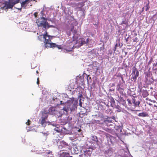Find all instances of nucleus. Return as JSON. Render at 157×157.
I'll return each mask as SVG.
<instances>
[{
    "label": "nucleus",
    "instance_id": "nucleus-1",
    "mask_svg": "<svg viewBox=\"0 0 157 157\" xmlns=\"http://www.w3.org/2000/svg\"><path fill=\"white\" fill-rule=\"evenodd\" d=\"M50 114L61 117L63 114L71 113L77 109L78 102L75 101H69L65 102L64 99L61 101L59 98L53 96L50 100Z\"/></svg>",
    "mask_w": 157,
    "mask_h": 157
},
{
    "label": "nucleus",
    "instance_id": "nucleus-2",
    "mask_svg": "<svg viewBox=\"0 0 157 157\" xmlns=\"http://www.w3.org/2000/svg\"><path fill=\"white\" fill-rule=\"evenodd\" d=\"M71 31L73 33L74 35L73 36V40L75 43L73 46L74 48H78L84 44L88 46V47H91L92 46L91 39L89 38H81L77 34V31L74 29L73 27L71 29Z\"/></svg>",
    "mask_w": 157,
    "mask_h": 157
},
{
    "label": "nucleus",
    "instance_id": "nucleus-3",
    "mask_svg": "<svg viewBox=\"0 0 157 157\" xmlns=\"http://www.w3.org/2000/svg\"><path fill=\"white\" fill-rule=\"evenodd\" d=\"M36 22L38 27H43L45 29H48L49 28L47 19L44 17L37 19Z\"/></svg>",
    "mask_w": 157,
    "mask_h": 157
},
{
    "label": "nucleus",
    "instance_id": "nucleus-4",
    "mask_svg": "<svg viewBox=\"0 0 157 157\" xmlns=\"http://www.w3.org/2000/svg\"><path fill=\"white\" fill-rule=\"evenodd\" d=\"M38 38L40 40L44 41V47L48 48L49 47L48 45L49 44V35L46 33L45 34L40 36Z\"/></svg>",
    "mask_w": 157,
    "mask_h": 157
},
{
    "label": "nucleus",
    "instance_id": "nucleus-5",
    "mask_svg": "<svg viewBox=\"0 0 157 157\" xmlns=\"http://www.w3.org/2000/svg\"><path fill=\"white\" fill-rule=\"evenodd\" d=\"M93 150L92 148L82 149L81 154L79 155L80 157H90L92 154Z\"/></svg>",
    "mask_w": 157,
    "mask_h": 157
},
{
    "label": "nucleus",
    "instance_id": "nucleus-6",
    "mask_svg": "<svg viewBox=\"0 0 157 157\" xmlns=\"http://www.w3.org/2000/svg\"><path fill=\"white\" fill-rule=\"evenodd\" d=\"M48 117V113H44L43 114L42 117V119L39 121V123L42 125L43 126L46 125L47 123L46 120H47Z\"/></svg>",
    "mask_w": 157,
    "mask_h": 157
},
{
    "label": "nucleus",
    "instance_id": "nucleus-7",
    "mask_svg": "<svg viewBox=\"0 0 157 157\" xmlns=\"http://www.w3.org/2000/svg\"><path fill=\"white\" fill-rule=\"evenodd\" d=\"M82 149V148L78 146H75L71 149V152L74 154H78L80 153L81 154Z\"/></svg>",
    "mask_w": 157,
    "mask_h": 157
},
{
    "label": "nucleus",
    "instance_id": "nucleus-8",
    "mask_svg": "<svg viewBox=\"0 0 157 157\" xmlns=\"http://www.w3.org/2000/svg\"><path fill=\"white\" fill-rule=\"evenodd\" d=\"M68 146V144L64 140L60 141V145H59V147L60 149H62L63 150H65L64 149L66 147H67Z\"/></svg>",
    "mask_w": 157,
    "mask_h": 157
},
{
    "label": "nucleus",
    "instance_id": "nucleus-9",
    "mask_svg": "<svg viewBox=\"0 0 157 157\" xmlns=\"http://www.w3.org/2000/svg\"><path fill=\"white\" fill-rule=\"evenodd\" d=\"M69 128H67L65 127H63L62 128L61 130L62 132L65 134H70L72 132L71 130L69 129Z\"/></svg>",
    "mask_w": 157,
    "mask_h": 157
},
{
    "label": "nucleus",
    "instance_id": "nucleus-10",
    "mask_svg": "<svg viewBox=\"0 0 157 157\" xmlns=\"http://www.w3.org/2000/svg\"><path fill=\"white\" fill-rule=\"evenodd\" d=\"M109 101L110 102V105L111 106L113 107H116L117 105H116L115 101L113 98L112 97H109Z\"/></svg>",
    "mask_w": 157,
    "mask_h": 157
},
{
    "label": "nucleus",
    "instance_id": "nucleus-11",
    "mask_svg": "<svg viewBox=\"0 0 157 157\" xmlns=\"http://www.w3.org/2000/svg\"><path fill=\"white\" fill-rule=\"evenodd\" d=\"M139 75V72L138 71H137L135 74H132L131 77V80L132 81H135L136 80L137 78Z\"/></svg>",
    "mask_w": 157,
    "mask_h": 157
},
{
    "label": "nucleus",
    "instance_id": "nucleus-12",
    "mask_svg": "<svg viewBox=\"0 0 157 157\" xmlns=\"http://www.w3.org/2000/svg\"><path fill=\"white\" fill-rule=\"evenodd\" d=\"M59 157H72L70 154L67 152H63L59 155Z\"/></svg>",
    "mask_w": 157,
    "mask_h": 157
},
{
    "label": "nucleus",
    "instance_id": "nucleus-13",
    "mask_svg": "<svg viewBox=\"0 0 157 157\" xmlns=\"http://www.w3.org/2000/svg\"><path fill=\"white\" fill-rule=\"evenodd\" d=\"M50 125H51L50 128L56 131L57 132H59L60 130L57 127H54V124H52V123L50 122Z\"/></svg>",
    "mask_w": 157,
    "mask_h": 157
},
{
    "label": "nucleus",
    "instance_id": "nucleus-14",
    "mask_svg": "<svg viewBox=\"0 0 157 157\" xmlns=\"http://www.w3.org/2000/svg\"><path fill=\"white\" fill-rule=\"evenodd\" d=\"M15 5L11 1L9 0L8 2L6 4L7 7L8 8H12L14 5Z\"/></svg>",
    "mask_w": 157,
    "mask_h": 157
},
{
    "label": "nucleus",
    "instance_id": "nucleus-15",
    "mask_svg": "<svg viewBox=\"0 0 157 157\" xmlns=\"http://www.w3.org/2000/svg\"><path fill=\"white\" fill-rule=\"evenodd\" d=\"M28 3L29 2L27 0H25L24 1L22 2L21 3V8H23L24 9H25L26 7L27 6Z\"/></svg>",
    "mask_w": 157,
    "mask_h": 157
},
{
    "label": "nucleus",
    "instance_id": "nucleus-16",
    "mask_svg": "<svg viewBox=\"0 0 157 157\" xmlns=\"http://www.w3.org/2000/svg\"><path fill=\"white\" fill-rule=\"evenodd\" d=\"M57 47L59 49H61L60 45L56 44L55 43L50 42V48Z\"/></svg>",
    "mask_w": 157,
    "mask_h": 157
},
{
    "label": "nucleus",
    "instance_id": "nucleus-17",
    "mask_svg": "<svg viewBox=\"0 0 157 157\" xmlns=\"http://www.w3.org/2000/svg\"><path fill=\"white\" fill-rule=\"evenodd\" d=\"M142 95L144 98L146 97L149 95L147 91V90H143L142 91Z\"/></svg>",
    "mask_w": 157,
    "mask_h": 157
},
{
    "label": "nucleus",
    "instance_id": "nucleus-18",
    "mask_svg": "<svg viewBox=\"0 0 157 157\" xmlns=\"http://www.w3.org/2000/svg\"><path fill=\"white\" fill-rule=\"evenodd\" d=\"M138 116L140 117H148V115L146 112H142L139 113Z\"/></svg>",
    "mask_w": 157,
    "mask_h": 157
},
{
    "label": "nucleus",
    "instance_id": "nucleus-19",
    "mask_svg": "<svg viewBox=\"0 0 157 157\" xmlns=\"http://www.w3.org/2000/svg\"><path fill=\"white\" fill-rule=\"evenodd\" d=\"M119 100L123 105L125 106L126 105V102L125 100L123 98L121 97L119 98Z\"/></svg>",
    "mask_w": 157,
    "mask_h": 157
},
{
    "label": "nucleus",
    "instance_id": "nucleus-20",
    "mask_svg": "<svg viewBox=\"0 0 157 157\" xmlns=\"http://www.w3.org/2000/svg\"><path fill=\"white\" fill-rule=\"evenodd\" d=\"M99 116L98 119H100L101 120L103 121L105 118V117L103 114L101 113H99Z\"/></svg>",
    "mask_w": 157,
    "mask_h": 157
},
{
    "label": "nucleus",
    "instance_id": "nucleus-21",
    "mask_svg": "<svg viewBox=\"0 0 157 157\" xmlns=\"http://www.w3.org/2000/svg\"><path fill=\"white\" fill-rule=\"evenodd\" d=\"M122 154L121 155H119L118 156V157H127L125 155V152L124 151L122 150Z\"/></svg>",
    "mask_w": 157,
    "mask_h": 157
},
{
    "label": "nucleus",
    "instance_id": "nucleus-22",
    "mask_svg": "<svg viewBox=\"0 0 157 157\" xmlns=\"http://www.w3.org/2000/svg\"><path fill=\"white\" fill-rule=\"evenodd\" d=\"M138 71L137 68H136L135 67H134L132 68V74H135V73H136V71Z\"/></svg>",
    "mask_w": 157,
    "mask_h": 157
},
{
    "label": "nucleus",
    "instance_id": "nucleus-23",
    "mask_svg": "<svg viewBox=\"0 0 157 157\" xmlns=\"http://www.w3.org/2000/svg\"><path fill=\"white\" fill-rule=\"evenodd\" d=\"M89 66L91 68H92V69H97V67L94 64H90L89 65Z\"/></svg>",
    "mask_w": 157,
    "mask_h": 157
},
{
    "label": "nucleus",
    "instance_id": "nucleus-24",
    "mask_svg": "<svg viewBox=\"0 0 157 157\" xmlns=\"http://www.w3.org/2000/svg\"><path fill=\"white\" fill-rule=\"evenodd\" d=\"M140 103V102L139 101H136L135 104V107H139Z\"/></svg>",
    "mask_w": 157,
    "mask_h": 157
},
{
    "label": "nucleus",
    "instance_id": "nucleus-25",
    "mask_svg": "<svg viewBox=\"0 0 157 157\" xmlns=\"http://www.w3.org/2000/svg\"><path fill=\"white\" fill-rule=\"evenodd\" d=\"M99 108H101V109H104L105 108V106L104 105H102V104H100L99 105Z\"/></svg>",
    "mask_w": 157,
    "mask_h": 157
},
{
    "label": "nucleus",
    "instance_id": "nucleus-26",
    "mask_svg": "<svg viewBox=\"0 0 157 157\" xmlns=\"http://www.w3.org/2000/svg\"><path fill=\"white\" fill-rule=\"evenodd\" d=\"M127 101L128 102V105H129L131 106L132 104V101H131V100L129 99H127Z\"/></svg>",
    "mask_w": 157,
    "mask_h": 157
},
{
    "label": "nucleus",
    "instance_id": "nucleus-27",
    "mask_svg": "<svg viewBox=\"0 0 157 157\" xmlns=\"http://www.w3.org/2000/svg\"><path fill=\"white\" fill-rule=\"evenodd\" d=\"M145 10L146 11H147L149 9V3H148L145 6Z\"/></svg>",
    "mask_w": 157,
    "mask_h": 157
},
{
    "label": "nucleus",
    "instance_id": "nucleus-28",
    "mask_svg": "<svg viewBox=\"0 0 157 157\" xmlns=\"http://www.w3.org/2000/svg\"><path fill=\"white\" fill-rule=\"evenodd\" d=\"M136 99L135 98H132V104H133V106L135 107V104Z\"/></svg>",
    "mask_w": 157,
    "mask_h": 157
},
{
    "label": "nucleus",
    "instance_id": "nucleus-29",
    "mask_svg": "<svg viewBox=\"0 0 157 157\" xmlns=\"http://www.w3.org/2000/svg\"><path fill=\"white\" fill-rule=\"evenodd\" d=\"M93 140H94V141H95L97 143V142L98 141V139L96 136H93Z\"/></svg>",
    "mask_w": 157,
    "mask_h": 157
},
{
    "label": "nucleus",
    "instance_id": "nucleus-30",
    "mask_svg": "<svg viewBox=\"0 0 157 157\" xmlns=\"http://www.w3.org/2000/svg\"><path fill=\"white\" fill-rule=\"evenodd\" d=\"M94 51L92 50L88 52L89 55H90L94 53Z\"/></svg>",
    "mask_w": 157,
    "mask_h": 157
},
{
    "label": "nucleus",
    "instance_id": "nucleus-31",
    "mask_svg": "<svg viewBox=\"0 0 157 157\" xmlns=\"http://www.w3.org/2000/svg\"><path fill=\"white\" fill-rule=\"evenodd\" d=\"M127 24H128L127 22V21H122V22L121 24V25H122V24L126 25Z\"/></svg>",
    "mask_w": 157,
    "mask_h": 157
},
{
    "label": "nucleus",
    "instance_id": "nucleus-32",
    "mask_svg": "<svg viewBox=\"0 0 157 157\" xmlns=\"http://www.w3.org/2000/svg\"><path fill=\"white\" fill-rule=\"evenodd\" d=\"M99 112H98L97 113V114H95V115H94V116L96 118H99Z\"/></svg>",
    "mask_w": 157,
    "mask_h": 157
},
{
    "label": "nucleus",
    "instance_id": "nucleus-33",
    "mask_svg": "<svg viewBox=\"0 0 157 157\" xmlns=\"http://www.w3.org/2000/svg\"><path fill=\"white\" fill-rule=\"evenodd\" d=\"M71 119H72V118H71V117H68L67 118V121L65 122V124H66L67 122H68V121H70L71 120Z\"/></svg>",
    "mask_w": 157,
    "mask_h": 157
},
{
    "label": "nucleus",
    "instance_id": "nucleus-34",
    "mask_svg": "<svg viewBox=\"0 0 157 157\" xmlns=\"http://www.w3.org/2000/svg\"><path fill=\"white\" fill-rule=\"evenodd\" d=\"M30 122V121L29 120H28V121L26 123V124L28 125H29Z\"/></svg>",
    "mask_w": 157,
    "mask_h": 157
},
{
    "label": "nucleus",
    "instance_id": "nucleus-35",
    "mask_svg": "<svg viewBox=\"0 0 157 157\" xmlns=\"http://www.w3.org/2000/svg\"><path fill=\"white\" fill-rule=\"evenodd\" d=\"M81 99H80L79 100V105L81 107L82 106V103L81 102Z\"/></svg>",
    "mask_w": 157,
    "mask_h": 157
},
{
    "label": "nucleus",
    "instance_id": "nucleus-36",
    "mask_svg": "<svg viewBox=\"0 0 157 157\" xmlns=\"http://www.w3.org/2000/svg\"><path fill=\"white\" fill-rule=\"evenodd\" d=\"M36 83L37 84L39 85V78L38 77L37 78V81L36 82Z\"/></svg>",
    "mask_w": 157,
    "mask_h": 157
},
{
    "label": "nucleus",
    "instance_id": "nucleus-37",
    "mask_svg": "<svg viewBox=\"0 0 157 157\" xmlns=\"http://www.w3.org/2000/svg\"><path fill=\"white\" fill-rule=\"evenodd\" d=\"M137 40H138L137 38L136 37V38L134 39L133 40V42H136L137 41Z\"/></svg>",
    "mask_w": 157,
    "mask_h": 157
},
{
    "label": "nucleus",
    "instance_id": "nucleus-38",
    "mask_svg": "<svg viewBox=\"0 0 157 157\" xmlns=\"http://www.w3.org/2000/svg\"><path fill=\"white\" fill-rule=\"evenodd\" d=\"M34 15L35 16V17H36L37 16V13L36 12H35L34 13Z\"/></svg>",
    "mask_w": 157,
    "mask_h": 157
},
{
    "label": "nucleus",
    "instance_id": "nucleus-39",
    "mask_svg": "<svg viewBox=\"0 0 157 157\" xmlns=\"http://www.w3.org/2000/svg\"><path fill=\"white\" fill-rule=\"evenodd\" d=\"M157 65V62H156V63H154V64H153V66L154 67H156Z\"/></svg>",
    "mask_w": 157,
    "mask_h": 157
},
{
    "label": "nucleus",
    "instance_id": "nucleus-40",
    "mask_svg": "<svg viewBox=\"0 0 157 157\" xmlns=\"http://www.w3.org/2000/svg\"><path fill=\"white\" fill-rule=\"evenodd\" d=\"M114 89H109V91H111V92H112V91H114Z\"/></svg>",
    "mask_w": 157,
    "mask_h": 157
},
{
    "label": "nucleus",
    "instance_id": "nucleus-41",
    "mask_svg": "<svg viewBox=\"0 0 157 157\" xmlns=\"http://www.w3.org/2000/svg\"><path fill=\"white\" fill-rule=\"evenodd\" d=\"M53 155L52 154V151H50V156H53Z\"/></svg>",
    "mask_w": 157,
    "mask_h": 157
},
{
    "label": "nucleus",
    "instance_id": "nucleus-42",
    "mask_svg": "<svg viewBox=\"0 0 157 157\" xmlns=\"http://www.w3.org/2000/svg\"><path fill=\"white\" fill-rule=\"evenodd\" d=\"M109 118V119H110V118ZM106 121H108L110 122H111L112 121V120H110V119H108V120H106Z\"/></svg>",
    "mask_w": 157,
    "mask_h": 157
},
{
    "label": "nucleus",
    "instance_id": "nucleus-43",
    "mask_svg": "<svg viewBox=\"0 0 157 157\" xmlns=\"http://www.w3.org/2000/svg\"><path fill=\"white\" fill-rule=\"evenodd\" d=\"M128 39H129L128 37L127 38H125V40H126V42H127L128 41Z\"/></svg>",
    "mask_w": 157,
    "mask_h": 157
},
{
    "label": "nucleus",
    "instance_id": "nucleus-44",
    "mask_svg": "<svg viewBox=\"0 0 157 157\" xmlns=\"http://www.w3.org/2000/svg\"><path fill=\"white\" fill-rule=\"evenodd\" d=\"M76 1V0H67V1L68 2L69 1V3H70V1Z\"/></svg>",
    "mask_w": 157,
    "mask_h": 157
},
{
    "label": "nucleus",
    "instance_id": "nucleus-45",
    "mask_svg": "<svg viewBox=\"0 0 157 157\" xmlns=\"http://www.w3.org/2000/svg\"><path fill=\"white\" fill-rule=\"evenodd\" d=\"M154 106L156 107V109L157 110V105L156 104H155L154 105Z\"/></svg>",
    "mask_w": 157,
    "mask_h": 157
},
{
    "label": "nucleus",
    "instance_id": "nucleus-46",
    "mask_svg": "<svg viewBox=\"0 0 157 157\" xmlns=\"http://www.w3.org/2000/svg\"><path fill=\"white\" fill-rule=\"evenodd\" d=\"M67 35H68L69 36H70L71 35V32H67Z\"/></svg>",
    "mask_w": 157,
    "mask_h": 157
},
{
    "label": "nucleus",
    "instance_id": "nucleus-47",
    "mask_svg": "<svg viewBox=\"0 0 157 157\" xmlns=\"http://www.w3.org/2000/svg\"><path fill=\"white\" fill-rule=\"evenodd\" d=\"M79 97L80 98H81L82 97V94H80V95L79 96Z\"/></svg>",
    "mask_w": 157,
    "mask_h": 157
},
{
    "label": "nucleus",
    "instance_id": "nucleus-48",
    "mask_svg": "<svg viewBox=\"0 0 157 157\" xmlns=\"http://www.w3.org/2000/svg\"><path fill=\"white\" fill-rule=\"evenodd\" d=\"M151 101L153 102V103H156V104H157L156 101Z\"/></svg>",
    "mask_w": 157,
    "mask_h": 157
},
{
    "label": "nucleus",
    "instance_id": "nucleus-49",
    "mask_svg": "<svg viewBox=\"0 0 157 157\" xmlns=\"http://www.w3.org/2000/svg\"><path fill=\"white\" fill-rule=\"evenodd\" d=\"M117 46H118V44H117V43L116 44V45H115V48H116L117 47Z\"/></svg>",
    "mask_w": 157,
    "mask_h": 157
},
{
    "label": "nucleus",
    "instance_id": "nucleus-50",
    "mask_svg": "<svg viewBox=\"0 0 157 157\" xmlns=\"http://www.w3.org/2000/svg\"><path fill=\"white\" fill-rule=\"evenodd\" d=\"M120 92L121 94H123V91L122 90V91H121Z\"/></svg>",
    "mask_w": 157,
    "mask_h": 157
},
{
    "label": "nucleus",
    "instance_id": "nucleus-51",
    "mask_svg": "<svg viewBox=\"0 0 157 157\" xmlns=\"http://www.w3.org/2000/svg\"><path fill=\"white\" fill-rule=\"evenodd\" d=\"M49 26H50V27H55L54 26H53V25H50Z\"/></svg>",
    "mask_w": 157,
    "mask_h": 157
},
{
    "label": "nucleus",
    "instance_id": "nucleus-52",
    "mask_svg": "<svg viewBox=\"0 0 157 157\" xmlns=\"http://www.w3.org/2000/svg\"><path fill=\"white\" fill-rule=\"evenodd\" d=\"M108 111H109V112H110V114H111V113H112V112H111V111L110 110H106V112H108Z\"/></svg>",
    "mask_w": 157,
    "mask_h": 157
},
{
    "label": "nucleus",
    "instance_id": "nucleus-53",
    "mask_svg": "<svg viewBox=\"0 0 157 157\" xmlns=\"http://www.w3.org/2000/svg\"><path fill=\"white\" fill-rule=\"evenodd\" d=\"M149 105L150 106H152V104H151V103H149Z\"/></svg>",
    "mask_w": 157,
    "mask_h": 157
},
{
    "label": "nucleus",
    "instance_id": "nucleus-54",
    "mask_svg": "<svg viewBox=\"0 0 157 157\" xmlns=\"http://www.w3.org/2000/svg\"><path fill=\"white\" fill-rule=\"evenodd\" d=\"M21 8H22L21 7V8H18V9L19 10H21Z\"/></svg>",
    "mask_w": 157,
    "mask_h": 157
},
{
    "label": "nucleus",
    "instance_id": "nucleus-55",
    "mask_svg": "<svg viewBox=\"0 0 157 157\" xmlns=\"http://www.w3.org/2000/svg\"><path fill=\"white\" fill-rule=\"evenodd\" d=\"M151 60H150L149 61V63H151Z\"/></svg>",
    "mask_w": 157,
    "mask_h": 157
},
{
    "label": "nucleus",
    "instance_id": "nucleus-56",
    "mask_svg": "<svg viewBox=\"0 0 157 157\" xmlns=\"http://www.w3.org/2000/svg\"><path fill=\"white\" fill-rule=\"evenodd\" d=\"M36 73H37V74H38L39 73V72L38 71H36Z\"/></svg>",
    "mask_w": 157,
    "mask_h": 157
},
{
    "label": "nucleus",
    "instance_id": "nucleus-57",
    "mask_svg": "<svg viewBox=\"0 0 157 157\" xmlns=\"http://www.w3.org/2000/svg\"><path fill=\"white\" fill-rule=\"evenodd\" d=\"M28 2L32 1V0H27Z\"/></svg>",
    "mask_w": 157,
    "mask_h": 157
},
{
    "label": "nucleus",
    "instance_id": "nucleus-58",
    "mask_svg": "<svg viewBox=\"0 0 157 157\" xmlns=\"http://www.w3.org/2000/svg\"><path fill=\"white\" fill-rule=\"evenodd\" d=\"M120 47H121L122 46V45H121H121H120V44H119L118 45Z\"/></svg>",
    "mask_w": 157,
    "mask_h": 157
},
{
    "label": "nucleus",
    "instance_id": "nucleus-59",
    "mask_svg": "<svg viewBox=\"0 0 157 157\" xmlns=\"http://www.w3.org/2000/svg\"><path fill=\"white\" fill-rule=\"evenodd\" d=\"M50 157H54L53 156H50Z\"/></svg>",
    "mask_w": 157,
    "mask_h": 157
},
{
    "label": "nucleus",
    "instance_id": "nucleus-60",
    "mask_svg": "<svg viewBox=\"0 0 157 157\" xmlns=\"http://www.w3.org/2000/svg\"><path fill=\"white\" fill-rule=\"evenodd\" d=\"M120 89H121V90H123V89L122 88H120Z\"/></svg>",
    "mask_w": 157,
    "mask_h": 157
},
{
    "label": "nucleus",
    "instance_id": "nucleus-61",
    "mask_svg": "<svg viewBox=\"0 0 157 157\" xmlns=\"http://www.w3.org/2000/svg\"><path fill=\"white\" fill-rule=\"evenodd\" d=\"M70 139L71 140H72V139H71V138H72L71 137H70Z\"/></svg>",
    "mask_w": 157,
    "mask_h": 157
},
{
    "label": "nucleus",
    "instance_id": "nucleus-62",
    "mask_svg": "<svg viewBox=\"0 0 157 157\" xmlns=\"http://www.w3.org/2000/svg\"><path fill=\"white\" fill-rule=\"evenodd\" d=\"M142 9H143V11L144 10V7H143Z\"/></svg>",
    "mask_w": 157,
    "mask_h": 157
},
{
    "label": "nucleus",
    "instance_id": "nucleus-63",
    "mask_svg": "<svg viewBox=\"0 0 157 157\" xmlns=\"http://www.w3.org/2000/svg\"><path fill=\"white\" fill-rule=\"evenodd\" d=\"M49 37H50V38L52 36H51L50 35Z\"/></svg>",
    "mask_w": 157,
    "mask_h": 157
},
{
    "label": "nucleus",
    "instance_id": "nucleus-64",
    "mask_svg": "<svg viewBox=\"0 0 157 157\" xmlns=\"http://www.w3.org/2000/svg\"><path fill=\"white\" fill-rule=\"evenodd\" d=\"M50 21H51V20H50Z\"/></svg>",
    "mask_w": 157,
    "mask_h": 157
}]
</instances>
